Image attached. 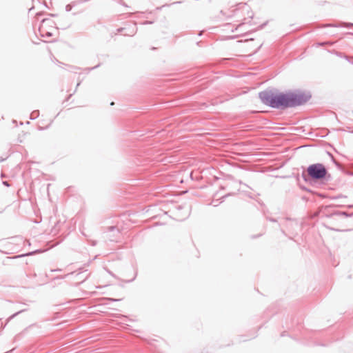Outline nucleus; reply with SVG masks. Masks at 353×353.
<instances>
[{"label":"nucleus","mask_w":353,"mask_h":353,"mask_svg":"<svg viewBox=\"0 0 353 353\" xmlns=\"http://www.w3.org/2000/svg\"><path fill=\"white\" fill-rule=\"evenodd\" d=\"M259 97L268 107L285 110L305 105L312 99V93L310 90L302 89L279 92L276 88H267L259 93Z\"/></svg>","instance_id":"1"},{"label":"nucleus","mask_w":353,"mask_h":353,"mask_svg":"<svg viewBox=\"0 0 353 353\" xmlns=\"http://www.w3.org/2000/svg\"><path fill=\"white\" fill-rule=\"evenodd\" d=\"M308 174L315 179H323L327 174V170L323 165L316 163L310 165L307 168Z\"/></svg>","instance_id":"2"},{"label":"nucleus","mask_w":353,"mask_h":353,"mask_svg":"<svg viewBox=\"0 0 353 353\" xmlns=\"http://www.w3.org/2000/svg\"><path fill=\"white\" fill-rule=\"evenodd\" d=\"M56 24L59 26L57 28L61 30H65L71 26L70 21L68 20L67 18L64 17H61Z\"/></svg>","instance_id":"3"},{"label":"nucleus","mask_w":353,"mask_h":353,"mask_svg":"<svg viewBox=\"0 0 353 353\" xmlns=\"http://www.w3.org/2000/svg\"><path fill=\"white\" fill-rule=\"evenodd\" d=\"M325 27H334V28H347L353 27V23L341 21L336 23L327 24Z\"/></svg>","instance_id":"4"},{"label":"nucleus","mask_w":353,"mask_h":353,"mask_svg":"<svg viewBox=\"0 0 353 353\" xmlns=\"http://www.w3.org/2000/svg\"><path fill=\"white\" fill-rule=\"evenodd\" d=\"M88 1L89 0H77V1H72L71 3H68V4H67L65 6V11L66 12H70L75 6H78L79 4L85 3V2Z\"/></svg>","instance_id":"5"},{"label":"nucleus","mask_w":353,"mask_h":353,"mask_svg":"<svg viewBox=\"0 0 353 353\" xmlns=\"http://www.w3.org/2000/svg\"><path fill=\"white\" fill-rule=\"evenodd\" d=\"M271 128L274 130H286L287 132H289L290 131H292V130H297V128L292 127V126H289V127L275 126V127H272Z\"/></svg>","instance_id":"6"},{"label":"nucleus","mask_w":353,"mask_h":353,"mask_svg":"<svg viewBox=\"0 0 353 353\" xmlns=\"http://www.w3.org/2000/svg\"><path fill=\"white\" fill-rule=\"evenodd\" d=\"M39 116V111L36 110L31 113L30 119H35Z\"/></svg>","instance_id":"7"},{"label":"nucleus","mask_w":353,"mask_h":353,"mask_svg":"<svg viewBox=\"0 0 353 353\" xmlns=\"http://www.w3.org/2000/svg\"><path fill=\"white\" fill-rule=\"evenodd\" d=\"M100 65H101V64H100V63H99L98 65H95V66H94V67L87 68V70H88V71L93 70H94V69H96V68H99V67L100 66Z\"/></svg>","instance_id":"8"},{"label":"nucleus","mask_w":353,"mask_h":353,"mask_svg":"<svg viewBox=\"0 0 353 353\" xmlns=\"http://www.w3.org/2000/svg\"><path fill=\"white\" fill-rule=\"evenodd\" d=\"M50 23V22H52L51 20L48 19H43L41 20V23Z\"/></svg>","instance_id":"9"},{"label":"nucleus","mask_w":353,"mask_h":353,"mask_svg":"<svg viewBox=\"0 0 353 353\" xmlns=\"http://www.w3.org/2000/svg\"><path fill=\"white\" fill-rule=\"evenodd\" d=\"M153 23V21H145L142 23V24L143 25H147V24H152Z\"/></svg>","instance_id":"10"},{"label":"nucleus","mask_w":353,"mask_h":353,"mask_svg":"<svg viewBox=\"0 0 353 353\" xmlns=\"http://www.w3.org/2000/svg\"><path fill=\"white\" fill-rule=\"evenodd\" d=\"M124 30H125V28H118V29H117V32H119V33H121V32H123V31Z\"/></svg>","instance_id":"11"},{"label":"nucleus","mask_w":353,"mask_h":353,"mask_svg":"<svg viewBox=\"0 0 353 353\" xmlns=\"http://www.w3.org/2000/svg\"><path fill=\"white\" fill-rule=\"evenodd\" d=\"M155 132L159 133V132H170V130L165 131L164 130H159L156 131Z\"/></svg>","instance_id":"12"},{"label":"nucleus","mask_w":353,"mask_h":353,"mask_svg":"<svg viewBox=\"0 0 353 353\" xmlns=\"http://www.w3.org/2000/svg\"><path fill=\"white\" fill-rule=\"evenodd\" d=\"M46 36L48 37H50L52 36V34L51 32H47L46 33Z\"/></svg>","instance_id":"13"},{"label":"nucleus","mask_w":353,"mask_h":353,"mask_svg":"<svg viewBox=\"0 0 353 353\" xmlns=\"http://www.w3.org/2000/svg\"><path fill=\"white\" fill-rule=\"evenodd\" d=\"M73 94H69L67 98L65 99V101H68L70 98L72 96Z\"/></svg>","instance_id":"14"},{"label":"nucleus","mask_w":353,"mask_h":353,"mask_svg":"<svg viewBox=\"0 0 353 353\" xmlns=\"http://www.w3.org/2000/svg\"><path fill=\"white\" fill-rule=\"evenodd\" d=\"M345 59H346L347 61H348L350 63H351L353 65V61H350V59H349V57H347V56H346V55H345Z\"/></svg>","instance_id":"15"},{"label":"nucleus","mask_w":353,"mask_h":353,"mask_svg":"<svg viewBox=\"0 0 353 353\" xmlns=\"http://www.w3.org/2000/svg\"><path fill=\"white\" fill-rule=\"evenodd\" d=\"M243 25V23L239 24L236 28H235V30H237L238 28H241Z\"/></svg>","instance_id":"16"},{"label":"nucleus","mask_w":353,"mask_h":353,"mask_svg":"<svg viewBox=\"0 0 353 353\" xmlns=\"http://www.w3.org/2000/svg\"><path fill=\"white\" fill-rule=\"evenodd\" d=\"M325 44V43H324V42H321V43H318V46H323Z\"/></svg>","instance_id":"17"},{"label":"nucleus","mask_w":353,"mask_h":353,"mask_svg":"<svg viewBox=\"0 0 353 353\" xmlns=\"http://www.w3.org/2000/svg\"><path fill=\"white\" fill-rule=\"evenodd\" d=\"M135 32H136V31H134H134H132V32H131V33H132L131 34H128V35L132 36V35H134V34H135ZM125 35H127V34H125Z\"/></svg>","instance_id":"18"},{"label":"nucleus","mask_w":353,"mask_h":353,"mask_svg":"<svg viewBox=\"0 0 353 353\" xmlns=\"http://www.w3.org/2000/svg\"><path fill=\"white\" fill-rule=\"evenodd\" d=\"M49 15H50V17H56V16H57V14H49Z\"/></svg>","instance_id":"19"},{"label":"nucleus","mask_w":353,"mask_h":353,"mask_svg":"<svg viewBox=\"0 0 353 353\" xmlns=\"http://www.w3.org/2000/svg\"><path fill=\"white\" fill-rule=\"evenodd\" d=\"M346 34H350V35H352L353 36V32H347Z\"/></svg>","instance_id":"20"},{"label":"nucleus","mask_w":353,"mask_h":353,"mask_svg":"<svg viewBox=\"0 0 353 353\" xmlns=\"http://www.w3.org/2000/svg\"><path fill=\"white\" fill-rule=\"evenodd\" d=\"M129 132H130V133H132V132H137V130H133V131H130Z\"/></svg>","instance_id":"21"},{"label":"nucleus","mask_w":353,"mask_h":353,"mask_svg":"<svg viewBox=\"0 0 353 353\" xmlns=\"http://www.w3.org/2000/svg\"><path fill=\"white\" fill-rule=\"evenodd\" d=\"M80 82H79L77 84V88L80 85Z\"/></svg>","instance_id":"22"},{"label":"nucleus","mask_w":353,"mask_h":353,"mask_svg":"<svg viewBox=\"0 0 353 353\" xmlns=\"http://www.w3.org/2000/svg\"><path fill=\"white\" fill-rule=\"evenodd\" d=\"M12 123H17V121L13 120V121H12Z\"/></svg>","instance_id":"23"},{"label":"nucleus","mask_w":353,"mask_h":353,"mask_svg":"<svg viewBox=\"0 0 353 353\" xmlns=\"http://www.w3.org/2000/svg\"><path fill=\"white\" fill-rule=\"evenodd\" d=\"M114 104V102H112V103H110V105H113Z\"/></svg>","instance_id":"24"},{"label":"nucleus","mask_w":353,"mask_h":353,"mask_svg":"<svg viewBox=\"0 0 353 353\" xmlns=\"http://www.w3.org/2000/svg\"><path fill=\"white\" fill-rule=\"evenodd\" d=\"M347 132L353 133V131H347Z\"/></svg>","instance_id":"25"}]
</instances>
